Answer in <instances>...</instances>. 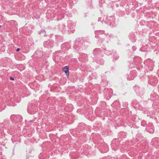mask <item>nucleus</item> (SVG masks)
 Listing matches in <instances>:
<instances>
[{"label": "nucleus", "instance_id": "nucleus-1", "mask_svg": "<svg viewBox=\"0 0 159 159\" xmlns=\"http://www.w3.org/2000/svg\"><path fill=\"white\" fill-rule=\"evenodd\" d=\"M63 71L64 72L67 77L69 75V68L68 66H66L63 67L62 69Z\"/></svg>", "mask_w": 159, "mask_h": 159}, {"label": "nucleus", "instance_id": "nucleus-2", "mask_svg": "<svg viewBox=\"0 0 159 159\" xmlns=\"http://www.w3.org/2000/svg\"><path fill=\"white\" fill-rule=\"evenodd\" d=\"M16 51L17 52H18L20 51V49L19 48H18L16 49Z\"/></svg>", "mask_w": 159, "mask_h": 159}, {"label": "nucleus", "instance_id": "nucleus-3", "mask_svg": "<svg viewBox=\"0 0 159 159\" xmlns=\"http://www.w3.org/2000/svg\"><path fill=\"white\" fill-rule=\"evenodd\" d=\"M10 79L12 80H14V79L12 77H11L10 78Z\"/></svg>", "mask_w": 159, "mask_h": 159}, {"label": "nucleus", "instance_id": "nucleus-4", "mask_svg": "<svg viewBox=\"0 0 159 159\" xmlns=\"http://www.w3.org/2000/svg\"><path fill=\"white\" fill-rule=\"evenodd\" d=\"M1 27V25H0V27Z\"/></svg>", "mask_w": 159, "mask_h": 159}]
</instances>
